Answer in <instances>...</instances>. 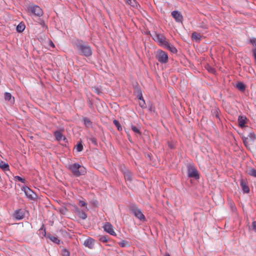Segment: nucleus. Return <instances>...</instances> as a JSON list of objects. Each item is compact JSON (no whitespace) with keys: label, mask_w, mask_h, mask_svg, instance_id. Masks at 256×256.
<instances>
[{"label":"nucleus","mask_w":256,"mask_h":256,"mask_svg":"<svg viewBox=\"0 0 256 256\" xmlns=\"http://www.w3.org/2000/svg\"><path fill=\"white\" fill-rule=\"evenodd\" d=\"M74 48L80 55L87 58L92 55V50L90 46L87 42H84L82 40L78 39L76 40Z\"/></svg>","instance_id":"1"},{"label":"nucleus","mask_w":256,"mask_h":256,"mask_svg":"<svg viewBox=\"0 0 256 256\" xmlns=\"http://www.w3.org/2000/svg\"><path fill=\"white\" fill-rule=\"evenodd\" d=\"M68 168L76 177L84 175L86 172L85 168L78 163L69 165Z\"/></svg>","instance_id":"2"},{"label":"nucleus","mask_w":256,"mask_h":256,"mask_svg":"<svg viewBox=\"0 0 256 256\" xmlns=\"http://www.w3.org/2000/svg\"><path fill=\"white\" fill-rule=\"evenodd\" d=\"M130 210L134 214V216L140 220L142 222L146 221L145 216L142 214L141 210L135 204H131L130 206Z\"/></svg>","instance_id":"3"},{"label":"nucleus","mask_w":256,"mask_h":256,"mask_svg":"<svg viewBox=\"0 0 256 256\" xmlns=\"http://www.w3.org/2000/svg\"><path fill=\"white\" fill-rule=\"evenodd\" d=\"M152 37L155 42H158L160 46L164 48L168 43L166 38L163 34L154 32Z\"/></svg>","instance_id":"4"},{"label":"nucleus","mask_w":256,"mask_h":256,"mask_svg":"<svg viewBox=\"0 0 256 256\" xmlns=\"http://www.w3.org/2000/svg\"><path fill=\"white\" fill-rule=\"evenodd\" d=\"M156 60L162 64H166L168 62V54L162 50H158L156 54Z\"/></svg>","instance_id":"5"},{"label":"nucleus","mask_w":256,"mask_h":256,"mask_svg":"<svg viewBox=\"0 0 256 256\" xmlns=\"http://www.w3.org/2000/svg\"><path fill=\"white\" fill-rule=\"evenodd\" d=\"M188 176L189 178H192L196 180H198L200 178V176L198 172L194 166L189 164L188 166Z\"/></svg>","instance_id":"6"},{"label":"nucleus","mask_w":256,"mask_h":256,"mask_svg":"<svg viewBox=\"0 0 256 256\" xmlns=\"http://www.w3.org/2000/svg\"><path fill=\"white\" fill-rule=\"evenodd\" d=\"M28 10L32 14L38 16H42L43 14V12L42 10L40 8V6H30L28 8Z\"/></svg>","instance_id":"7"},{"label":"nucleus","mask_w":256,"mask_h":256,"mask_svg":"<svg viewBox=\"0 0 256 256\" xmlns=\"http://www.w3.org/2000/svg\"><path fill=\"white\" fill-rule=\"evenodd\" d=\"M22 190L24 191L26 196L30 200H34L37 198L36 194L28 186L23 187Z\"/></svg>","instance_id":"8"},{"label":"nucleus","mask_w":256,"mask_h":256,"mask_svg":"<svg viewBox=\"0 0 256 256\" xmlns=\"http://www.w3.org/2000/svg\"><path fill=\"white\" fill-rule=\"evenodd\" d=\"M104 230L112 236H116V234L113 230V226L110 222H106L103 226Z\"/></svg>","instance_id":"9"},{"label":"nucleus","mask_w":256,"mask_h":256,"mask_svg":"<svg viewBox=\"0 0 256 256\" xmlns=\"http://www.w3.org/2000/svg\"><path fill=\"white\" fill-rule=\"evenodd\" d=\"M26 210L24 209H18L15 210L14 214V218L17 220L24 218L25 216Z\"/></svg>","instance_id":"10"},{"label":"nucleus","mask_w":256,"mask_h":256,"mask_svg":"<svg viewBox=\"0 0 256 256\" xmlns=\"http://www.w3.org/2000/svg\"><path fill=\"white\" fill-rule=\"evenodd\" d=\"M74 212L76 214L82 219L86 220L87 218V214L84 210L80 209L77 206H74Z\"/></svg>","instance_id":"11"},{"label":"nucleus","mask_w":256,"mask_h":256,"mask_svg":"<svg viewBox=\"0 0 256 256\" xmlns=\"http://www.w3.org/2000/svg\"><path fill=\"white\" fill-rule=\"evenodd\" d=\"M172 16L175 19L176 22H182L183 20L182 14L177 10H174L171 13Z\"/></svg>","instance_id":"12"},{"label":"nucleus","mask_w":256,"mask_h":256,"mask_svg":"<svg viewBox=\"0 0 256 256\" xmlns=\"http://www.w3.org/2000/svg\"><path fill=\"white\" fill-rule=\"evenodd\" d=\"M240 186L244 193H249L250 188L246 182L245 180L244 179H241L240 181Z\"/></svg>","instance_id":"13"},{"label":"nucleus","mask_w":256,"mask_h":256,"mask_svg":"<svg viewBox=\"0 0 256 256\" xmlns=\"http://www.w3.org/2000/svg\"><path fill=\"white\" fill-rule=\"evenodd\" d=\"M4 100L8 102L9 104H14V98L12 96V94L10 93L7 92H4Z\"/></svg>","instance_id":"14"},{"label":"nucleus","mask_w":256,"mask_h":256,"mask_svg":"<svg viewBox=\"0 0 256 256\" xmlns=\"http://www.w3.org/2000/svg\"><path fill=\"white\" fill-rule=\"evenodd\" d=\"M94 244V240L92 238H88L84 242V245L89 248H92Z\"/></svg>","instance_id":"15"},{"label":"nucleus","mask_w":256,"mask_h":256,"mask_svg":"<svg viewBox=\"0 0 256 256\" xmlns=\"http://www.w3.org/2000/svg\"><path fill=\"white\" fill-rule=\"evenodd\" d=\"M246 120L247 118L246 116H239L238 118V126L242 128H244L246 122Z\"/></svg>","instance_id":"16"},{"label":"nucleus","mask_w":256,"mask_h":256,"mask_svg":"<svg viewBox=\"0 0 256 256\" xmlns=\"http://www.w3.org/2000/svg\"><path fill=\"white\" fill-rule=\"evenodd\" d=\"M250 42L253 46H255L254 48H252V52L254 60L256 62V38H250Z\"/></svg>","instance_id":"17"},{"label":"nucleus","mask_w":256,"mask_h":256,"mask_svg":"<svg viewBox=\"0 0 256 256\" xmlns=\"http://www.w3.org/2000/svg\"><path fill=\"white\" fill-rule=\"evenodd\" d=\"M124 175L126 180L130 182H132V174L130 172L126 170L124 172Z\"/></svg>","instance_id":"18"},{"label":"nucleus","mask_w":256,"mask_h":256,"mask_svg":"<svg viewBox=\"0 0 256 256\" xmlns=\"http://www.w3.org/2000/svg\"><path fill=\"white\" fill-rule=\"evenodd\" d=\"M10 166L8 163H6L4 161L1 160V170L4 171L6 175L8 176V174L6 173V172L10 171Z\"/></svg>","instance_id":"19"},{"label":"nucleus","mask_w":256,"mask_h":256,"mask_svg":"<svg viewBox=\"0 0 256 256\" xmlns=\"http://www.w3.org/2000/svg\"><path fill=\"white\" fill-rule=\"evenodd\" d=\"M82 120L86 127L87 128H90L92 126V122L90 118L87 117H84L83 118Z\"/></svg>","instance_id":"20"},{"label":"nucleus","mask_w":256,"mask_h":256,"mask_svg":"<svg viewBox=\"0 0 256 256\" xmlns=\"http://www.w3.org/2000/svg\"><path fill=\"white\" fill-rule=\"evenodd\" d=\"M54 134L56 138V139L58 141H60L62 140V138H64V139H65V138L64 137L62 134L60 130H56L54 132Z\"/></svg>","instance_id":"21"},{"label":"nucleus","mask_w":256,"mask_h":256,"mask_svg":"<svg viewBox=\"0 0 256 256\" xmlns=\"http://www.w3.org/2000/svg\"><path fill=\"white\" fill-rule=\"evenodd\" d=\"M46 238L56 244H59L60 242V240L57 237L52 236L50 234H48Z\"/></svg>","instance_id":"22"},{"label":"nucleus","mask_w":256,"mask_h":256,"mask_svg":"<svg viewBox=\"0 0 256 256\" xmlns=\"http://www.w3.org/2000/svg\"><path fill=\"white\" fill-rule=\"evenodd\" d=\"M165 48L168 50L173 54H176L178 52L176 48L172 45H170L169 43L164 47Z\"/></svg>","instance_id":"23"},{"label":"nucleus","mask_w":256,"mask_h":256,"mask_svg":"<svg viewBox=\"0 0 256 256\" xmlns=\"http://www.w3.org/2000/svg\"><path fill=\"white\" fill-rule=\"evenodd\" d=\"M236 88L240 91L244 92L246 89V86L243 82H239L237 83Z\"/></svg>","instance_id":"24"},{"label":"nucleus","mask_w":256,"mask_h":256,"mask_svg":"<svg viewBox=\"0 0 256 256\" xmlns=\"http://www.w3.org/2000/svg\"><path fill=\"white\" fill-rule=\"evenodd\" d=\"M192 38L196 41H200L201 39V36L196 32H194L192 34Z\"/></svg>","instance_id":"25"},{"label":"nucleus","mask_w":256,"mask_h":256,"mask_svg":"<svg viewBox=\"0 0 256 256\" xmlns=\"http://www.w3.org/2000/svg\"><path fill=\"white\" fill-rule=\"evenodd\" d=\"M26 26L24 24L20 22L17 26L16 29L18 32H21L24 30Z\"/></svg>","instance_id":"26"},{"label":"nucleus","mask_w":256,"mask_h":256,"mask_svg":"<svg viewBox=\"0 0 256 256\" xmlns=\"http://www.w3.org/2000/svg\"><path fill=\"white\" fill-rule=\"evenodd\" d=\"M247 137L248 138L249 140L251 141L252 142H254L256 138V136L254 132L249 133Z\"/></svg>","instance_id":"27"},{"label":"nucleus","mask_w":256,"mask_h":256,"mask_svg":"<svg viewBox=\"0 0 256 256\" xmlns=\"http://www.w3.org/2000/svg\"><path fill=\"white\" fill-rule=\"evenodd\" d=\"M114 124L116 126L117 128V129L118 131H122V127L119 122L118 120H113Z\"/></svg>","instance_id":"28"},{"label":"nucleus","mask_w":256,"mask_h":256,"mask_svg":"<svg viewBox=\"0 0 256 256\" xmlns=\"http://www.w3.org/2000/svg\"><path fill=\"white\" fill-rule=\"evenodd\" d=\"M131 128L132 130V131L134 132L136 134H138L139 136H140L142 134V133L139 128L136 126H134L133 124H132Z\"/></svg>","instance_id":"29"},{"label":"nucleus","mask_w":256,"mask_h":256,"mask_svg":"<svg viewBox=\"0 0 256 256\" xmlns=\"http://www.w3.org/2000/svg\"><path fill=\"white\" fill-rule=\"evenodd\" d=\"M76 150L78 152H80L83 150V146L82 142H78L76 145Z\"/></svg>","instance_id":"30"},{"label":"nucleus","mask_w":256,"mask_h":256,"mask_svg":"<svg viewBox=\"0 0 256 256\" xmlns=\"http://www.w3.org/2000/svg\"><path fill=\"white\" fill-rule=\"evenodd\" d=\"M248 174L251 176L256 178V170L254 168H251L248 170Z\"/></svg>","instance_id":"31"},{"label":"nucleus","mask_w":256,"mask_h":256,"mask_svg":"<svg viewBox=\"0 0 256 256\" xmlns=\"http://www.w3.org/2000/svg\"><path fill=\"white\" fill-rule=\"evenodd\" d=\"M62 256H70V254L69 251L66 248H62Z\"/></svg>","instance_id":"32"},{"label":"nucleus","mask_w":256,"mask_h":256,"mask_svg":"<svg viewBox=\"0 0 256 256\" xmlns=\"http://www.w3.org/2000/svg\"><path fill=\"white\" fill-rule=\"evenodd\" d=\"M99 240L102 242H106L108 241V236H101L99 238Z\"/></svg>","instance_id":"33"},{"label":"nucleus","mask_w":256,"mask_h":256,"mask_svg":"<svg viewBox=\"0 0 256 256\" xmlns=\"http://www.w3.org/2000/svg\"><path fill=\"white\" fill-rule=\"evenodd\" d=\"M118 244L120 247L124 248L128 246V242L124 240H122V241L118 242Z\"/></svg>","instance_id":"34"},{"label":"nucleus","mask_w":256,"mask_h":256,"mask_svg":"<svg viewBox=\"0 0 256 256\" xmlns=\"http://www.w3.org/2000/svg\"><path fill=\"white\" fill-rule=\"evenodd\" d=\"M78 204L81 207H83V206L86 207V210H88V208H87V204L86 202H84V201L80 200L79 202H78Z\"/></svg>","instance_id":"35"},{"label":"nucleus","mask_w":256,"mask_h":256,"mask_svg":"<svg viewBox=\"0 0 256 256\" xmlns=\"http://www.w3.org/2000/svg\"><path fill=\"white\" fill-rule=\"evenodd\" d=\"M248 137H244V136L242 137V141H243L244 144V146L246 147H248L249 145L248 141Z\"/></svg>","instance_id":"36"},{"label":"nucleus","mask_w":256,"mask_h":256,"mask_svg":"<svg viewBox=\"0 0 256 256\" xmlns=\"http://www.w3.org/2000/svg\"><path fill=\"white\" fill-rule=\"evenodd\" d=\"M67 211L68 210L66 207H62L60 209V212L62 214H65Z\"/></svg>","instance_id":"37"},{"label":"nucleus","mask_w":256,"mask_h":256,"mask_svg":"<svg viewBox=\"0 0 256 256\" xmlns=\"http://www.w3.org/2000/svg\"><path fill=\"white\" fill-rule=\"evenodd\" d=\"M14 178H15L16 180H18V181H20V182H22V183H24V182H25V181H26V180H25V179H24V178H21V177H20V176H16L14 177Z\"/></svg>","instance_id":"38"},{"label":"nucleus","mask_w":256,"mask_h":256,"mask_svg":"<svg viewBox=\"0 0 256 256\" xmlns=\"http://www.w3.org/2000/svg\"><path fill=\"white\" fill-rule=\"evenodd\" d=\"M92 88L94 89V92L97 94H100L102 93L100 89L98 87L94 86Z\"/></svg>","instance_id":"39"},{"label":"nucleus","mask_w":256,"mask_h":256,"mask_svg":"<svg viewBox=\"0 0 256 256\" xmlns=\"http://www.w3.org/2000/svg\"><path fill=\"white\" fill-rule=\"evenodd\" d=\"M137 98L140 100H143L144 98H143V97H142V92L141 90H140V92H138V95H137Z\"/></svg>","instance_id":"40"},{"label":"nucleus","mask_w":256,"mask_h":256,"mask_svg":"<svg viewBox=\"0 0 256 256\" xmlns=\"http://www.w3.org/2000/svg\"><path fill=\"white\" fill-rule=\"evenodd\" d=\"M139 106L142 108H145L146 107V103H145V102H144V100H142V102H140V103H139Z\"/></svg>","instance_id":"41"},{"label":"nucleus","mask_w":256,"mask_h":256,"mask_svg":"<svg viewBox=\"0 0 256 256\" xmlns=\"http://www.w3.org/2000/svg\"><path fill=\"white\" fill-rule=\"evenodd\" d=\"M89 140L90 141L92 142V144H94L95 145H96L97 144V141H96V139L94 138V137H92V138H89Z\"/></svg>","instance_id":"42"},{"label":"nucleus","mask_w":256,"mask_h":256,"mask_svg":"<svg viewBox=\"0 0 256 256\" xmlns=\"http://www.w3.org/2000/svg\"><path fill=\"white\" fill-rule=\"evenodd\" d=\"M208 70L210 72H211V73H214L216 72V70L214 68L210 66H208Z\"/></svg>","instance_id":"43"},{"label":"nucleus","mask_w":256,"mask_h":256,"mask_svg":"<svg viewBox=\"0 0 256 256\" xmlns=\"http://www.w3.org/2000/svg\"><path fill=\"white\" fill-rule=\"evenodd\" d=\"M252 230L256 232V220L254 221L252 224Z\"/></svg>","instance_id":"44"},{"label":"nucleus","mask_w":256,"mask_h":256,"mask_svg":"<svg viewBox=\"0 0 256 256\" xmlns=\"http://www.w3.org/2000/svg\"><path fill=\"white\" fill-rule=\"evenodd\" d=\"M200 27L204 29H207L208 28V26L206 24H204V22H202L200 24Z\"/></svg>","instance_id":"45"},{"label":"nucleus","mask_w":256,"mask_h":256,"mask_svg":"<svg viewBox=\"0 0 256 256\" xmlns=\"http://www.w3.org/2000/svg\"><path fill=\"white\" fill-rule=\"evenodd\" d=\"M168 148H170V149H173V148H174V144L172 142H168Z\"/></svg>","instance_id":"46"},{"label":"nucleus","mask_w":256,"mask_h":256,"mask_svg":"<svg viewBox=\"0 0 256 256\" xmlns=\"http://www.w3.org/2000/svg\"><path fill=\"white\" fill-rule=\"evenodd\" d=\"M148 110L150 111V112H154V107L153 106L150 104V106H149V107H148Z\"/></svg>","instance_id":"47"},{"label":"nucleus","mask_w":256,"mask_h":256,"mask_svg":"<svg viewBox=\"0 0 256 256\" xmlns=\"http://www.w3.org/2000/svg\"><path fill=\"white\" fill-rule=\"evenodd\" d=\"M125 0V2L128 4H132V0Z\"/></svg>","instance_id":"48"},{"label":"nucleus","mask_w":256,"mask_h":256,"mask_svg":"<svg viewBox=\"0 0 256 256\" xmlns=\"http://www.w3.org/2000/svg\"><path fill=\"white\" fill-rule=\"evenodd\" d=\"M128 140L130 141V142H132V140H131V138H130V136L129 134L128 135Z\"/></svg>","instance_id":"49"},{"label":"nucleus","mask_w":256,"mask_h":256,"mask_svg":"<svg viewBox=\"0 0 256 256\" xmlns=\"http://www.w3.org/2000/svg\"><path fill=\"white\" fill-rule=\"evenodd\" d=\"M164 256H170L168 253L166 252L164 254Z\"/></svg>","instance_id":"50"},{"label":"nucleus","mask_w":256,"mask_h":256,"mask_svg":"<svg viewBox=\"0 0 256 256\" xmlns=\"http://www.w3.org/2000/svg\"><path fill=\"white\" fill-rule=\"evenodd\" d=\"M51 43H52L51 46H52L53 47H54V44L52 43V42H51Z\"/></svg>","instance_id":"51"},{"label":"nucleus","mask_w":256,"mask_h":256,"mask_svg":"<svg viewBox=\"0 0 256 256\" xmlns=\"http://www.w3.org/2000/svg\"><path fill=\"white\" fill-rule=\"evenodd\" d=\"M44 236H46V230L45 229L44 230Z\"/></svg>","instance_id":"52"},{"label":"nucleus","mask_w":256,"mask_h":256,"mask_svg":"<svg viewBox=\"0 0 256 256\" xmlns=\"http://www.w3.org/2000/svg\"><path fill=\"white\" fill-rule=\"evenodd\" d=\"M91 106H92V104L90 102V107Z\"/></svg>","instance_id":"53"},{"label":"nucleus","mask_w":256,"mask_h":256,"mask_svg":"<svg viewBox=\"0 0 256 256\" xmlns=\"http://www.w3.org/2000/svg\"><path fill=\"white\" fill-rule=\"evenodd\" d=\"M44 24V21H42V22L41 23V24Z\"/></svg>","instance_id":"54"}]
</instances>
